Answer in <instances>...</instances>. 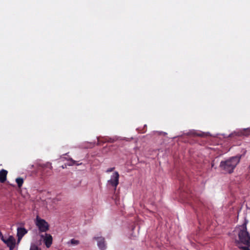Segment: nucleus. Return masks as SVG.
Returning a JSON list of instances; mask_svg holds the SVG:
<instances>
[{
  "instance_id": "obj_1",
  "label": "nucleus",
  "mask_w": 250,
  "mask_h": 250,
  "mask_svg": "<svg viewBox=\"0 0 250 250\" xmlns=\"http://www.w3.org/2000/svg\"><path fill=\"white\" fill-rule=\"evenodd\" d=\"M241 157H230L225 161H222L220 167L224 173H231L237 164L239 162Z\"/></svg>"
},
{
  "instance_id": "obj_2",
  "label": "nucleus",
  "mask_w": 250,
  "mask_h": 250,
  "mask_svg": "<svg viewBox=\"0 0 250 250\" xmlns=\"http://www.w3.org/2000/svg\"><path fill=\"white\" fill-rule=\"evenodd\" d=\"M242 229H240L238 235L239 240H235V243L237 246L239 244H243L246 245L250 243V235L247 229V222H245L242 226Z\"/></svg>"
},
{
  "instance_id": "obj_3",
  "label": "nucleus",
  "mask_w": 250,
  "mask_h": 250,
  "mask_svg": "<svg viewBox=\"0 0 250 250\" xmlns=\"http://www.w3.org/2000/svg\"><path fill=\"white\" fill-rule=\"evenodd\" d=\"M35 224L41 232H46L49 229L48 223L44 219H41L38 216L36 217Z\"/></svg>"
},
{
  "instance_id": "obj_4",
  "label": "nucleus",
  "mask_w": 250,
  "mask_h": 250,
  "mask_svg": "<svg viewBox=\"0 0 250 250\" xmlns=\"http://www.w3.org/2000/svg\"><path fill=\"white\" fill-rule=\"evenodd\" d=\"M43 241L47 248L50 247L52 244L53 238L50 234L45 233L44 234L40 235Z\"/></svg>"
},
{
  "instance_id": "obj_5",
  "label": "nucleus",
  "mask_w": 250,
  "mask_h": 250,
  "mask_svg": "<svg viewBox=\"0 0 250 250\" xmlns=\"http://www.w3.org/2000/svg\"><path fill=\"white\" fill-rule=\"evenodd\" d=\"M119 174L118 172H115L111 177V179L108 181V184L114 187L116 189L119 184Z\"/></svg>"
},
{
  "instance_id": "obj_6",
  "label": "nucleus",
  "mask_w": 250,
  "mask_h": 250,
  "mask_svg": "<svg viewBox=\"0 0 250 250\" xmlns=\"http://www.w3.org/2000/svg\"><path fill=\"white\" fill-rule=\"evenodd\" d=\"M93 239L97 241V245L100 250H105L106 249L105 241L104 237H94Z\"/></svg>"
},
{
  "instance_id": "obj_7",
  "label": "nucleus",
  "mask_w": 250,
  "mask_h": 250,
  "mask_svg": "<svg viewBox=\"0 0 250 250\" xmlns=\"http://www.w3.org/2000/svg\"><path fill=\"white\" fill-rule=\"evenodd\" d=\"M4 243L9 248V250H13L15 246L16 240L13 236L11 235L6 241H4Z\"/></svg>"
},
{
  "instance_id": "obj_8",
  "label": "nucleus",
  "mask_w": 250,
  "mask_h": 250,
  "mask_svg": "<svg viewBox=\"0 0 250 250\" xmlns=\"http://www.w3.org/2000/svg\"><path fill=\"white\" fill-rule=\"evenodd\" d=\"M250 134V129H244L243 130L238 131L237 132H234L229 135L230 137L235 136H248Z\"/></svg>"
},
{
  "instance_id": "obj_9",
  "label": "nucleus",
  "mask_w": 250,
  "mask_h": 250,
  "mask_svg": "<svg viewBox=\"0 0 250 250\" xmlns=\"http://www.w3.org/2000/svg\"><path fill=\"white\" fill-rule=\"evenodd\" d=\"M27 233V230L24 228H18L17 229V236L18 241L23 237V236Z\"/></svg>"
},
{
  "instance_id": "obj_10",
  "label": "nucleus",
  "mask_w": 250,
  "mask_h": 250,
  "mask_svg": "<svg viewBox=\"0 0 250 250\" xmlns=\"http://www.w3.org/2000/svg\"><path fill=\"white\" fill-rule=\"evenodd\" d=\"M7 171L5 169H1L0 171V182L3 183L6 180Z\"/></svg>"
},
{
  "instance_id": "obj_11",
  "label": "nucleus",
  "mask_w": 250,
  "mask_h": 250,
  "mask_svg": "<svg viewBox=\"0 0 250 250\" xmlns=\"http://www.w3.org/2000/svg\"><path fill=\"white\" fill-rule=\"evenodd\" d=\"M191 134L194 136H199L202 138H206L210 136L209 133L205 132H197L195 131H193L191 132Z\"/></svg>"
},
{
  "instance_id": "obj_12",
  "label": "nucleus",
  "mask_w": 250,
  "mask_h": 250,
  "mask_svg": "<svg viewBox=\"0 0 250 250\" xmlns=\"http://www.w3.org/2000/svg\"><path fill=\"white\" fill-rule=\"evenodd\" d=\"M107 137H97V145H102L104 143L107 142Z\"/></svg>"
},
{
  "instance_id": "obj_13",
  "label": "nucleus",
  "mask_w": 250,
  "mask_h": 250,
  "mask_svg": "<svg viewBox=\"0 0 250 250\" xmlns=\"http://www.w3.org/2000/svg\"><path fill=\"white\" fill-rule=\"evenodd\" d=\"M78 162L74 161V160H72V158H70L67 164L68 166H74V165L78 166V165L81 164V163L79 164V163H78Z\"/></svg>"
},
{
  "instance_id": "obj_14",
  "label": "nucleus",
  "mask_w": 250,
  "mask_h": 250,
  "mask_svg": "<svg viewBox=\"0 0 250 250\" xmlns=\"http://www.w3.org/2000/svg\"><path fill=\"white\" fill-rule=\"evenodd\" d=\"M16 181L17 183L18 186L19 188H21L23 183V179L22 178H18L16 179Z\"/></svg>"
},
{
  "instance_id": "obj_15",
  "label": "nucleus",
  "mask_w": 250,
  "mask_h": 250,
  "mask_svg": "<svg viewBox=\"0 0 250 250\" xmlns=\"http://www.w3.org/2000/svg\"><path fill=\"white\" fill-rule=\"evenodd\" d=\"M39 166L43 168H49V169L52 168L51 164L50 163L47 162L45 164H40Z\"/></svg>"
},
{
  "instance_id": "obj_16",
  "label": "nucleus",
  "mask_w": 250,
  "mask_h": 250,
  "mask_svg": "<svg viewBox=\"0 0 250 250\" xmlns=\"http://www.w3.org/2000/svg\"><path fill=\"white\" fill-rule=\"evenodd\" d=\"M107 143H114L115 142H116L118 140V138L116 137H107Z\"/></svg>"
},
{
  "instance_id": "obj_17",
  "label": "nucleus",
  "mask_w": 250,
  "mask_h": 250,
  "mask_svg": "<svg viewBox=\"0 0 250 250\" xmlns=\"http://www.w3.org/2000/svg\"><path fill=\"white\" fill-rule=\"evenodd\" d=\"M70 243L73 245H77L80 244V241L74 239H72L69 242H67L68 244Z\"/></svg>"
},
{
  "instance_id": "obj_18",
  "label": "nucleus",
  "mask_w": 250,
  "mask_h": 250,
  "mask_svg": "<svg viewBox=\"0 0 250 250\" xmlns=\"http://www.w3.org/2000/svg\"><path fill=\"white\" fill-rule=\"evenodd\" d=\"M114 146H105L103 149V153H106L108 151L111 150L112 148H113Z\"/></svg>"
},
{
  "instance_id": "obj_19",
  "label": "nucleus",
  "mask_w": 250,
  "mask_h": 250,
  "mask_svg": "<svg viewBox=\"0 0 250 250\" xmlns=\"http://www.w3.org/2000/svg\"><path fill=\"white\" fill-rule=\"evenodd\" d=\"M30 250H41L36 244H32L30 246Z\"/></svg>"
},
{
  "instance_id": "obj_20",
  "label": "nucleus",
  "mask_w": 250,
  "mask_h": 250,
  "mask_svg": "<svg viewBox=\"0 0 250 250\" xmlns=\"http://www.w3.org/2000/svg\"><path fill=\"white\" fill-rule=\"evenodd\" d=\"M238 248L242 250H250V249L248 247L246 246H238Z\"/></svg>"
},
{
  "instance_id": "obj_21",
  "label": "nucleus",
  "mask_w": 250,
  "mask_h": 250,
  "mask_svg": "<svg viewBox=\"0 0 250 250\" xmlns=\"http://www.w3.org/2000/svg\"><path fill=\"white\" fill-rule=\"evenodd\" d=\"M115 169V167H111V168H108L106 170V172H107V173H109V172H110L114 170V169Z\"/></svg>"
},
{
  "instance_id": "obj_22",
  "label": "nucleus",
  "mask_w": 250,
  "mask_h": 250,
  "mask_svg": "<svg viewBox=\"0 0 250 250\" xmlns=\"http://www.w3.org/2000/svg\"><path fill=\"white\" fill-rule=\"evenodd\" d=\"M88 146H86L87 147H92L95 146V144L94 143H88L87 144Z\"/></svg>"
},
{
  "instance_id": "obj_23",
  "label": "nucleus",
  "mask_w": 250,
  "mask_h": 250,
  "mask_svg": "<svg viewBox=\"0 0 250 250\" xmlns=\"http://www.w3.org/2000/svg\"><path fill=\"white\" fill-rule=\"evenodd\" d=\"M0 236H1V239L4 242V241H6V239H4L2 233L0 232Z\"/></svg>"
}]
</instances>
